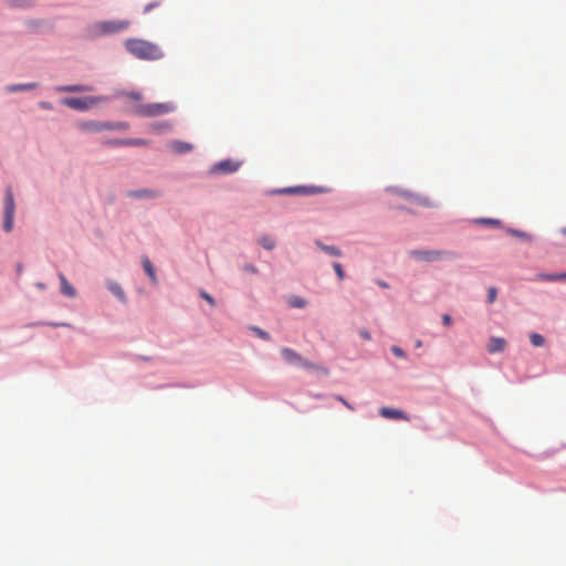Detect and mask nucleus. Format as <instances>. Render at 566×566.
I'll list each match as a JSON object with an SVG mask.
<instances>
[{"label":"nucleus","instance_id":"f257e3e1","mask_svg":"<svg viewBox=\"0 0 566 566\" xmlns=\"http://www.w3.org/2000/svg\"><path fill=\"white\" fill-rule=\"evenodd\" d=\"M123 96H125L126 99L129 102L137 103L130 107V112L138 116L155 117V116L170 113L175 109V106L172 105V103H169V102L140 104L139 102L143 99V95L138 92L123 93Z\"/></svg>","mask_w":566,"mask_h":566},{"label":"nucleus","instance_id":"f03ea898","mask_svg":"<svg viewBox=\"0 0 566 566\" xmlns=\"http://www.w3.org/2000/svg\"><path fill=\"white\" fill-rule=\"evenodd\" d=\"M126 50L140 60H159L164 56L160 48L142 39H129L125 42Z\"/></svg>","mask_w":566,"mask_h":566},{"label":"nucleus","instance_id":"7ed1b4c3","mask_svg":"<svg viewBox=\"0 0 566 566\" xmlns=\"http://www.w3.org/2000/svg\"><path fill=\"white\" fill-rule=\"evenodd\" d=\"M129 21L117 20V21H101L96 22L87 28L88 38H98L107 34H113L126 30L129 27Z\"/></svg>","mask_w":566,"mask_h":566},{"label":"nucleus","instance_id":"20e7f679","mask_svg":"<svg viewBox=\"0 0 566 566\" xmlns=\"http://www.w3.org/2000/svg\"><path fill=\"white\" fill-rule=\"evenodd\" d=\"M107 98L104 96H90V97H65L62 99V104L76 111H86L97 103L106 102Z\"/></svg>","mask_w":566,"mask_h":566},{"label":"nucleus","instance_id":"39448f33","mask_svg":"<svg viewBox=\"0 0 566 566\" xmlns=\"http://www.w3.org/2000/svg\"><path fill=\"white\" fill-rule=\"evenodd\" d=\"M126 123L95 122L88 120L80 124V128L85 132L98 133L103 130H123L127 129Z\"/></svg>","mask_w":566,"mask_h":566},{"label":"nucleus","instance_id":"423d86ee","mask_svg":"<svg viewBox=\"0 0 566 566\" xmlns=\"http://www.w3.org/2000/svg\"><path fill=\"white\" fill-rule=\"evenodd\" d=\"M281 355L291 365H298L306 369H315V370L321 369L318 366H316L315 364L311 363L310 360L303 358L298 353H296L295 350H293L291 348H286V347L282 348Z\"/></svg>","mask_w":566,"mask_h":566},{"label":"nucleus","instance_id":"0eeeda50","mask_svg":"<svg viewBox=\"0 0 566 566\" xmlns=\"http://www.w3.org/2000/svg\"><path fill=\"white\" fill-rule=\"evenodd\" d=\"M411 255L421 261L432 262V261H438L444 256H449L450 253L438 251V250H427V251L418 250V251H412Z\"/></svg>","mask_w":566,"mask_h":566},{"label":"nucleus","instance_id":"6e6552de","mask_svg":"<svg viewBox=\"0 0 566 566\" xmlns=\"http://www.w3.org/2000/svg\"><path fill=\"white\" fill-rule=\"evenodd\" d=\"M105 145L108 146H144L146 145V140L140 138H123V139H107L104 142Z\"/></svg>","mask_w":566,"mask_h":566},{"label":"nucleus","instance_id":"1a4fd4ad","mask_svg":"<svg viewBox=\"0 0 566 566\" xmlns=\"http://www.w3.org/2000/svg\"><path fill=\"white\" fill-rule=\"evenodd\" d=\"M379 415L386 419H395V420H409V417L399 409H394L389 407H382L379 409Z\"/></svg>","mask_w":566,"mask_h":566},{"label":"nucleus","instance_id":"9d476101","mask_svg":"<svg viewBox=\"0 0 566 566\" xmlns=\"http://www.w3.org/2000/svg\"><path fill=\"white\" fill-rule=\"evenodd\" d=\"M506 340L503 337H491L488 344V352L490 354L502 353L506 348Z\"/></svg>","mask_w":566,"mask_h":566},{"label":"nucleus","instance_id":"9b49d317","mask_svg":"<svg viewBox=\"0 0 566 566\" xmlns=\"http://www.w3.org/2000/svg\"><path fill=\"white\" fill-rule=\"evenodd\" d=\"M238 168H239V164L238 163H234L232 160H222V161L218 163L214 166L213 171H220V172H223V174H231V172L237 171Z\"/></svg>","mask_w":566,"mask_h":566},{"label":"nucleus","instance_id":"f8f14e48","mask_svg":"<svg viewBox=\"0 0 566 566\" xmlns=\"http://www.w3.org/2000/svg\"><path fill=\"white\" fill-rule=\"evenodd\" d=\"M14 212H15V203H14L13 192H12L11 188H8L6 191V197H4V216H13L14 217Z\"/></svg>","mask_w":566,"mask_h":566},{"label":"nucleus","instance_id":"ddd939ff","mask_svg":"<svg viewBox=\"0 0 566 566\" xmlns=\"http://www.w3.org/2000/svg\"><path fill=\"white\" fill-rule=\"evenodd\" d=\"M59 279H60V282H61V292L64 295L69 296V297H74L76 295V291L69 283V281L66 280L65 275L63 273H59Z\"/></svg>","mask_w":566,"mask_h":566},{"label":"nucleus","instance_id":"4468645a","mask_svg":"<svg viewBox=\"0 0 566 566\" xmlns=\"http://www.w3.org/2000/svg\"><path fill=\"white\" fill-rule=\"evenodd\" d=\"M318 188L316 187H290L277 190V193H314L317 192Z\"/></svg>","mask_w":566,"mask_h":566},{"label":"nucleus","instance_id":"2eb2a0df","mask_svg":"<svg viewBox=\"0 0 566 566\" xmlns=\"http://www.w3.org/2000/svg\"><path fill=\"white\" fill-rule=\"evenodd\" d=\"M143 268H144L146 274L148 275L149 280L151 281V283L157 284L158 280H157V275L155 273V269L147 256L143 258Z\"/></svg>","mask_w":566,"mask_h":566},{"label":"nucleus","instance_id":"dca6fc26","mask_svg":"<svg viewBox=\"0 0 566 566\" xmlns=\"http://www.w3.org/2000/svg\"><path fill=\"white\" fill-rule=\"evenodd\" d=\"M535 281H541V282H546V281H551V282H555V281H562V276H560V273H537L534 277Z\"/></svg>","mask_w":566,"mask_h":566},{"label":"nucleus","instance_id":"f3484780","mask_svg":"<svg viewBox=\"0 0 566 566\" xmlns=\"http://www.w3.org/2000/svg\"><path fill=\"white\" fill-rule=\"evenodd\" d=\"M316 245L322 251H324L325 253H327L329 255H333V256H340L342 255V251L338 248L334 247V245H326V244H323L319 241L316 242Z\"/></svg>","mask_w":566,"mask_h":566},{"label":"nucleus","instance_id":"a211bd4d","mask_svg":"<svg viewBox=\"0 0 566 566\" xmlns=\"http://www.w3.org/2000/svg\"><path fill=\"white\" fill-rule=\"evenodd\" d=\"M59 92H88L92 91L90 86L86 85H69V86H61L56 88Z\"/></svg>","mask_w":566,"mask_h":566},{"label":"nucleus","instance_id":"6ab92c4d","mask_svg":"<svg viewBox=\"0 0 566 566\" xmlns=\"http://www.w3.org/2000/svg\"><path fill=\"white\" fill-rule=\"evenodd\" d=\"M108 290L122 302L126 301V296L124 291L122 290L120 285L112 282L108 284Z\"/></svg>","mask_w":566,"mask_h":566},{"label":"nucleus","instance_id":"aec40b11","mask_svg":"<svg viewBox=\"0 0 566 566\" xmlns=\"http://www.w3.org/2000/svg\"><path fill=\"white\" fill-rule=\"evenodd\" d=\"M36 87V83H28V84H14L7 87V92L15 93L19 91L33 90Z\"/></svg>","mask_w":566,"mask_h":566},{"label":"nucleus","instance_id":"412c9836","mask_svg":"<svg viewBox=\"0 0 566 566\" xmlns=\"http://www.w3.org/2000/svg\"><path fill=\"white\" fill-rule=\"evenodd\" d=\"M171 148L178 154H185L192 149V145L182 142H175L171 144Z\"/></svg>","mask_w":566,"mask_h":566},{"label":"nucleus","instance_id":"4be33fe9","mask_svg":"<svg viewBox=\"0 0 566 566\" xmlns=\"http://www.w3.org/2000/svg\"><path fill=\"white\" fill-rule=\"evenodd\" d=\"M259 244L266 250H273L275 248V240L268 234H263L259 238Z\"/></svg>","mask_w":566,"mask_h":566},{"label":"nucleus","instance_id":"5701e85b","mask_svg":"<svg viewBox=\"0 0 566 566\" xmlns=\"http://www.w3.org/2000/svg\"><path fill=\"white\" fill-rule=\"evenodd\" d=\"M129 196L134 197V198H155L158 196V193L153 190L143 189V190L132 191V192H129Z\"/></svg>","mask_w":566,"mask_h":566},{"label":"nucleus","instance_id":"b1692460","mask_svg":"<svg viewBox=\"0 0 566 566\" xmlns=\"http://www.w3.org/2000/svg\"><path fill=\"white\" fill-rule=\"evenodd\" d=\"M34 0H6L7 4L12 8H24L33 3Z\"/></svg>","mask_w":566,"mask_h":566},{"label":"nucleus","instance_id":"393cba45","mask_svg":"<svg viewBox=\"0 0 566 566\" xmlns=\"http://www.w3.org/2000/svg\"><path fill=\"white\" fill-rule=\"evenodd\" d=\"M530 342L534 347H541L545 344V338L537 333H532L530 335Z\"/></svg>","mask_w":566,"mask_h":566},{"label":"nucleus","instance_id":"a878e982","mask_svg":"<svg viewBox=\"0 0 566 566\" xmlns=\"http://www.w3.org/2000/svg\"><path fill=\"white\" fill-rule=\"evenodd\" d=\"M13 220H14L13 216H4L3 229H4L6 232H11L12 231V229H13Z\"/></svg>","mask_w":566,"mask_h":566},{"label":"nucleus","instance_id":"bb28decb","mask_svg":"<svg viewBox=\"0 0 566 566\" xmlns=\"http://www.w3.org/2000/svg\"><path fill=\"white\" fill-rule=\"evenodd\" d=\"M290 305L292 307L302 308L306 305V301L302 297L296 296L291 300Z\"/></svg>","mask_w":566,"mask_h":566},{"label":"nucleus","instance_id":"cd10ccee","mask_svg":"<svg viewBox=\"0 0 566 566\" xmlns=\"http://www.w3.org/2000/svg\"><path fill=\"white\" fill-rule=\"evenodd\" d=\"M251 329H252V331H253V332H254V333H255L260 338H262V339H264V340H270V335H269V333H268V332H265V331H263V329H261V328H259V327H255V326L251 327Z\"/></svg>","mask_w":566,"mask_h":566},{"label":"nucleus","instance_id":"c85d7f7f","mask_svg":"<svg viewBox=\"0 0 566 566\" xmlns=\"http://www.w3.org/2000/svg\"><path fill=\"white\" fill-rule=\"evenodd\" d=\"M478 222L488 224V226H492V227H499L501 224L500 220L491 219V218L480 219V220H478Z\"/></svg>","mask_w":566,"mask_h":566},{"label":"nucleus","instance_id":"c756f323","mask_svg":"<svg viewBox=\"0 0 566 566\" xmlns=\"http://www.w3.org/2000/svg\"><path fill=\"white\" fill-rule=\"evenodd\" d=\"M333 268H334V270H335V272H336L337 277H338L340 281H342V280H344V279H345V272H344L343 266L340 265V263L335 262V263L333 264Z\"/></svg>","mask_w":566,"mask_h":566},{"label":"nucleus","instance_id":"7c9ffc66","mask_svg":"<svg viewBox=\"0 0 566 566\" xmlns=\"http://www.w3.org/2000/svg\"><path fill=\"white\" fill-rule=\"evenodd\" d=\"M497 290L493 286L489 287L488 290V302L493 303L496 300Z\"/></svg>","mask_w":566,"mask_h":566},{"label":"nucleus","instance_id":"2f4dec72","mask_svg":"<svg viewBox=\"0 0 566 566\" xmlns=\"http://www.w3.org/2000/svg\"><path fill=\"white\" fill-rule=\"evenodd\" d=\"M511 233L520 239H523L525 241H530L531 240V235L527 234V233H524V232H521L518 230H511Z\"/></svg>","mask_w":566,"mask_h":566},{"label":"nucleus","instance_id":"473e14b6","mask_svg":"<svg viewBox=\"0 0 566 566\" xmlns=\"http://www.w3.org/2000/svg\"><path fill=\"white\" fill-rule=\"evenodd\" d=\"M200 295L203 300H206L211 306H214L216 305V302H214V298L208 294L207 292L205 291H201L200 292Z\"/></svg>","mask_w":566,"mask_h":566},{"label":"nucleus","instance_id":"72a5a7b5","mask_svg":"<svg viewBox=\"0 0 566 566\" xmlns=\"http://www.w3.org/2000/svg\"><path fill=\"white\" fill-rule=\"evenodd\" d=\"M391 352L395 356L399 357V358H405L406 357V353L398 346H392L391 347Z\"/></svg>","mask_w":566,"mask_h":566},{"label":"nucleus","instance_id":"f704fd0d","mask_svg":"<svg viewBox=\"0 0 566 566\" xmlns=\"http://www.w3.org/2000/svg\"><path fill=\"white\" fill-rule=\"evenodd\" d=\"M243 270L247 271V272H250V273H256L258 272L256 268L253 264H245L243 266Z\"/></svg>","mask_w":566,"mask_h":566},{"label":"nucleus","instance_id":"c9c22d12","mask_svg":"<svg viewBox=\"0 0 566 566\" xmlns=\"http://www.w3.org/2000/svg\"><path fill=\"white\" fill-rule=\"evenodd\" d=\"M359 335L365 339V340H370L371 336L369 334L368 331L366 329H360L359 331Z\"/></svg>","mask_w":566,"mask_h":566},{"label":"nucleus","instance_id":"e433bc0d","mask_svg":"<svg viewBox=\"0 0 566 566\" xmlns=\"http://www.w3.org/2000/svg\"><path fill=\"white\" fill-rule=\"evenodd\" d=\"M442 322L446 326H449L451 324V316L449 314H443Z\"/></svg>","mask_w":566,"mask_h":566},{"label":"nucleus","instance_id":"4c0bfd02","mask_svg":"<svg viewBox=\"0 0 566 566\" xmlns=\"http://www.w3.org/2000/svg\"><path fill=\"white\" fill-rule=\"evenodd\" d=\"M337 399L343 403L345 405L348 409H352V406L343 398V397H337Z\"/></svg>","mask_w":566,"mask_h":566},{"label":"nucleus","instance_id":"58836bf2","mask_svg":"<svg viewBox=\"0 0 566 566\" xmlns=\"http://www.w3.org/2000/svg\"><path fill=\"white\" fill-rule=\"evenodd\" d=\"M156 6H157V3H150V4H147V6L145 7L144 12H149V11H150L151 9H154V7H156Z\"/></svg>","mask_w":566,"mask_h":566},{"label":"nucleus","instance_id":"ea45409f","mask_svg":"<svg viewBox=\"0 0 566 566\" xmlns=\"http://www.w3.org/2000/svg\"><path fill=\"white\" fill-rule=\"evenodd\" d=\"M378 285H379L380 287H382V289H387V287H389V285H388L386 282H384V281H378Z\"/></svg>","mask_w":566,"mask_h":566},{"label":"nucleus","instance_id":"a19ab883","mask_svg":"<svg viewBox=\"0 0 566 566\" xmlns=\"http://www.w3.org/2000/svg\"><path fill=\"white\" fill-rule=\"evenodd\" d=\"M36 286L40 290H44L45 289V285L43 283H36Z\"/></svg>","mask_w":566,"mask_h":566},{"label":"nucleus","instance_id":"79ce46f5","mask_svg":"<svg viewBox=\"0 0 566 566\" xmlns=\"http://www.w3.org/2000/svg\"><path fill=\"white\" fill-rule=\"evenodd\" d=\"M402 196H403L405 198H410V197H411V195H410V193H407V192H403V193H402Z\"/></svg>","mask_w":566,"mask_h":566},{"label":"nucleus","instance_id":"37998d69","mask_svg":"<svg viewBox=\"0 0 566 566\" xmlns=\"http://www.w3.org/2000/svg\"><path fill=\"white\" fill-rule=\"evenodd\" d=\"M560 276H562V281L566 280V272L565 273H560Z\"/></svg>","mask_w":566,"mask_h":566},{"label":"nucleus","instance_id":"c03bdc74","mask_svg":"<svg viewBox=\"0 0 566 566\" xmlns=\"http://www.w3.org/2000/svg\"><path fill=\"white\" fill-rule=\"evenodd\" d=\"M42 107L50 108V106L46 103L41 104Z\"/></svg>","mask_w":566,"mask_h":566},{"label":"nucleus","instance_id":"a18cd8bd","mask_svg":"<svg viewBox=\"0 0 566 566\" xmlns=\"http://www.w3.org/2000/svg\"><path fill=\"white\" fill-rule=\"evenodd\" d=\"M562 233L566 237V227L562 229Z\"/></svg>","mask_w":566,"mask_h":566},{"label":"nucleus","instance_id":"49530a36","mask_svg":"<svg viewBox=\"0 0 566 566\" xmlns=\"http://www.w3.org/2000/svg\"><path fill=\"white\" fill-rule=\"evenodd\" d=\"M421 345H422V344H421V340H418V342L416 343V346H417V347H420Z\"/></svg>","mask_w":566,"mask_h":566}]
</instances>
